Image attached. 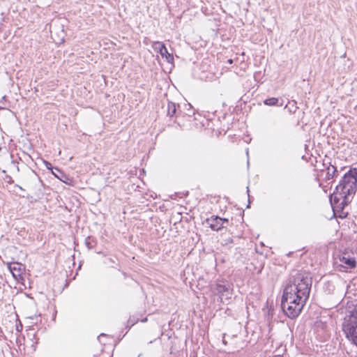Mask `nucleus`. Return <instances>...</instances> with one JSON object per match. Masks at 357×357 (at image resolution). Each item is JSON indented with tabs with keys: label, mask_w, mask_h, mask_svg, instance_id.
I'll return each mask as SVG.
<instances>
[{
	"label": "nucleus",
	"mask_w": 357,
	"mask_h": 357,
	"mask_svg": "<svg viewBox=\"0 0 357 357\" xmlns=\"http://www.w3.org/2000/svg\"><path fill=\"white\" fill-rule=\"evenodd\" d=\"M312 279L310 273L292 271L284 289L281 307L284 314L293 319L298 317L309 298Z\"/></svg>",
	"instance_id": "nucleus-1"
},
{
	"label": "nucleus",
	"mask_w": 357,
	"mask_h": 357,
	"mask_svg": "<svg viewBox=\"0 0 357 357\" xmlns=\"http://www.w3.org/2000/svg\"><path fill=\"white\" fill-rule=\"evenodd\" d=\"M356 187L357 172L349 170L340 181L333 193L330 195L329 199L333 211H341V218L346 217L347 213H344V208L351 202L350 196L355 194Z\"/></svg>",
	"instance_id": "nucleus-2"
},
{
	"label": "nucleus",
	"mask_w": 357,
	"mask_h": 357,
	"mask_svg": "<svg viewBox=\"0 0 357 357\" xmlns=\"http://www.w3.org/2000/svg\"><path fill=\"white\" fill-rule=\"evenodd\" d=\"M346 337L357 346V309L348 311L342 323Z\"/></svg>",
	"instance_id": "nucleus-3"
},
{
	"label": "nucleus",
	"mask_w": 357,
	"mask_h": 357,
	"mask_svg": "<svg viewBox=\"0 0 357 357\" xmlns=\"http://www.w3.org/2000/svg\"><path fill=\"white\" fill-rule=\"evenodd\" d=\"M214 290L217 294H218L221 299L225 298L226 299H230L232 295V285L226 280H217Z\"/></svg>",
	"instance_id": "nucleus-4"
},
{
	"label": "nucleus",
	"mask_w": 357,
	"mask_h": 357,
	"mask_svg": "<svg viewBox=\"0 0 357 357\" xmlns=\"http://www.w3.org/2000/svg\"><path fill=\"white\" fill-rule=\"evenodd\" d=\"M153 48L157 51L162 58H165L168 63H173V54L168 52V50L163 43L160 41L155 42L153 45Z\"/></svg>",
	"instance_id": "nucleus-5"
},
{
	"label": "nucleus",
	"mask_w": 357,
	"mask_h": 357,
	"mask_svg": "<svg viewBox=\"0 0 357 357\" xmlns=\"http://www.w3.org/2000/svg\"><path fill=\"white\" fill-rule=\"evenodd\" d=\"M340 261L344 264V266L347 268H354L356 266L355 258L351 257L347 252H343L340 256Z\"/></svg>",
	"instance_id": "nucleus-6"
},
{
	"label": "nucleus",
	"mask_w": 357,
	"mask_h": 357,
	"mask_svg": "<svg viewBox=\"0 0 357 357\" xmlns=\"http://www.w3.org/2000/svg\"><path fill=\"white\" fill-rule=\"evenodd\" d=\"M220 221L222 218L218 215H212L210 218L206 219V222L213 231H219L222 229Z\"/></svg>",
	"instance_id": "nucleus-7"
},
{
	"label": "nucleus",
	"mask_w": 357,
	"mask_h": 357,
	"mask_svg": "<svg viewBox=\"0 0 357 357\" xmlns=\"http://www.w3.org/2000/svg\"><path fill=\"white\" fill-rule=\"evenodd\" d=\"M52 174L62 182L66 184H69L68 181H70V179L63 172H62L59 168L55 167L54 170L52 169Z\"/></svg>",
	"instance_id": "nucleus-8"
},
{
	"label": "nucleus",
	"mask_w": 357,
	"mask_h": 357,
	"mask_svg": "<svg viewBox=\"0 0 357 357\" xmlns=\"http://www.w3.org/2000/svg\"><path fill=\"white\" fill-rule=\"evenodd\" d=\"M337 168L335 166L330 165L329 167H328L327 168L326 179L331 180L335 176H337Z\"/></svg>",
	"instance_id": "nucleus-9"
},
{
	"label": "nucleus",
	"mask_w": 357,
	"mask_h": 357,
	"mask_svg": "<svg viewBox=\"0 0 357 357\" xmlns=\"http://www.w3.org/2000/svg\"><path fill=\"white\" fill-rule=\"evenodd\" d=\"M176 113V105L174 102H168L167 104V115L170 117H173Z\"/></svg>",
	"instance_id": "nucleus-10"
},
{
	"label": "nucleus",
	"mask_w": 357,
	"mask_h": 357,
	"mask_svg": "<svg viewBox=\"0 0 357 357\" xmlns=\"http://www.w3.org/2000/svg\"><path fill=\"white\" fill-rule=\"evenodd\" d=\"M85 245L86 246L89 248V249H93L95 245H96V240L91 237V236H88L85 238Z\"/></svg>",
	"instance_id": "nucleus-11"
},
{
	"label": "nucleus",
	"mask_w": 357,
	"mask_h": 357,
	"mask_svg": "<svg viewBox=\"0 0 357 357\" xmlns=\"http://www.w3.org/2000/svg\"><path fill=\"white\" fill-rule=\"evenodd\" d=\"M278 101H279L278 98L273 97V98H266V100H264V103L266 105L275 106V105H278Z\"/></svg>",
	"instance_id": "nucleus-12"
},
{
	"label": "nucleus",
	"mask_w": 357,
	"mask_h": 357,
	"mask_svg": "<svg viewBox=\"0 0 357 357\" xmlns=\"http://www.w3.org/2000/svg\"><path fill=\"white\" fill-rule=\"evenodd\" d=\"M285 109H288L290 113H295L296 109H298V107L296 106V102H294V103L291 105L290 102H289V105H287L285 106Z\"/></svg>",
	"instance_id": "nucleus-13"
},
{
	"label": "nucleus",
	"mask_w": 357,
	"mask_h": 357,
	"mask_svg": "<svg viewBox=\"0 0 357 357\" xmlns=\"http://www.w3.org/2000/svg\"><path fill=\"white\" fill-rule=\"evenodd\" d=\"M10 166H12L14 169H15L17 172H20L18 162L16 160H13L10 162Z\"/></svg>",
	"instance_id": "nucleus-14"
},
{
	"label": "nucleus",
	"mask_w": 357,
	"mask_h": 357,
	"mask_svg": "<svg viewBox=\"0 0 357 357\" xmlns=\"http://www.w3.org/2000/svg\"><path fill=\"white\" fill-rule=\"evenodd\" d=\"M222 228L227 227L229 225V221L227 218H222L220 221Z\"/></svg>",
	"instance_id": "nucleus-15"
},
{
	"label": "nucleus",
	"mask_w": 357,
	"mask_h": 357,
	"mask_svg": "<svg viewBox=\"0 0 357 357\" xmlns=\"http://www.w3.org/2000/svg\"><path fill=\"white\" fill-rule=\"evenodd\" d=\"M4 179L8 183H13L14 182V181L12 178V177L10 176H9V175H6V177H5Z\"/></svg>",
	"instance_id": "nucleus-16"
},
{
	"label": "nucleus",
	"mask_w": 357,
	"mask_h": 357,
	"mask_svg": "<svg viewBox=\"0 0 357 357\" xmlns=\"http://www.w3.org/2000/svg\"><path fill=\"white\" fill-rule=\"evenodd\" d=\"M45 166L48 169H50L52 172V169L54 170V168L55 167H53V166L52 165V164L49 162H45Z\"/></svg>",
	"instance_id": "nucleus-17"
},
{
	"label": "nucleus",
	"mask_w": 357,
	"mask_h": 357,
	"mask_svg": "<svg viewBox=\"0 0 357 357\" xmlns=\"http://www.w3.org/2000/svg\"><path fill=\"white\" fill-rule=\"evenodd\" d=\"M227 62L230 64L233 63V60L231 59H228Z\"/></svg>",
	"instance_id": "nucleus-18"
},
{
	"label": "nucleus",
	"mask_w": 357,
	"mask_h": 357,
	"mask_svg": "<svg viewBox=\"0 0 357 357\" xmlns=\"http://www.w3.org/2000/svg\"><path fill=\"white\" fill-rule=\"evenodd\" d=\"M15 186H16L17 188H20V190H24V189H23L21 186H20L19 185H16Z\"/></svg>",
	"instance_id": "nucleus-19"
},
{
	"label": "nucleus",
	"mask_w": 357,
	"mask_h": 357,
	"mask_svg": "<svg viewBox=\"0 0 357 357\" xmlns=\"http://www.w3.org/2000/svg\"><path fill=\"white\" fill-rule=\"evenodd\" d=\"M20 327L22 328V325L20 324V326H17V329L19 330L18 328H20Z\"/></svg>",
	"instance_id": "nucleus-20"
},
{
	"label": "nucleus",
	"mask_w": 357,
	"mask_h": 357,
	"mask_svg": "<svg viewBox=\"0 0 357 357\" xmlns=\"http://www.w3.org/2000/svg\"><path fill=\"white\" fill-rule=\"evenodd\" d=\"M20 327L22 328V325L20 324V326H17V329L19 330L18 328H20Z\"/></svg>",
	"instance_id": "nucleus-21"
},
{
	"label": "nucleus",
	"mask_w": 357,
	"mask_h": 357,
	"mask_svg": "<svg viewBox=\"0 0 357 357\" xmlns=\"http://www.w3.org/2000/svg\"><path fill=\"white\" fill-rule=\"evenodd\" d=\"M20 327L22 328V325L20 324V326H17V329L19 330L18 328H20Z\"/></svg>",
	"instance_id": "nucleus-22"
},
{
	"label": "nucleus",
	"mask_w": 357,
	"mask_h": 357,
	"mask_svg": "<svg viewBox=\"0 0 357 357\" xmlns=\"http://www.w3.org/2000/svg\"><path fill=\"white\" fill-rule=\"evenodd\" d=\"M247 192L249 194V188H248V187L247 188Z\"/></svg>",
	"instance_id": "nucleus-23"
},
{
	"label": "nucleus",
	"mask_w": 357,
	"mask_h": 357,
	"mask_svg": "<svg viewBox=\"0 0 357 357\" xmlns=\"http://www.w3.org/2000/svg\"><path fill=\"white\" fill-rule=\"evenodd\" d=\"M2 172H3V174H6V170H3V171H2Z\"/></svg>",
	"instance_id": "nucleus-24"
},
{
	"label": "nucleus",
	"mask_w": 357,
	"mask_h": 357,
	"mask_svg": "<svg viewBox=\"0 0 357 357\" xmlns=\"http://www.w3.org/2000/svg\"><path fill=\"white\" fill-rule=\"evenodd\" d=\"M100 335L103 336V335H105V334L104 333H101Z\"/></svg>",
	"instance_id": "nucleus-25"
},
{
	"label": "nucleus",
	"mask_w": 357,
	"mask_h": 357,
	"mask_svg": "<svg viewBox=\"0 0 357 357\" xmlns=\"http://www.w3.org/2000/svg\"><path fill=\"white\" fill-rule=\"evenodd\" d=\"M1 150V147L0 146V151Z\"/></svg>",
	"instance_id": "nucleus-26"
}]
</instances>
